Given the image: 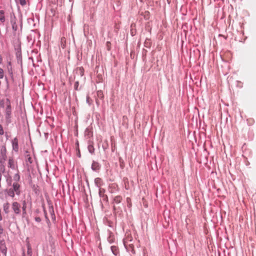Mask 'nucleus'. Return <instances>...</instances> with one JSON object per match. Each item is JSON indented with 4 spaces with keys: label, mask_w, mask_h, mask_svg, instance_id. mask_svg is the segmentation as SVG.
Wrapping results in <instances>:
<instances>
[{
    "label": "nucleus",
    "mask_w": 256,
    "mask_h": 256,
    "mask_svg": "<svg viewBox=\"0 0 256 256\" xmlns=\"http://www.w3.org/2000/svg\"><path fill=\"white\" fill-rule=\"evenodd\" d=\"M12 208L15 214H19L20 212V205L16 202H13L12 204Z\"/></svg>",
    "instance_id": "nucleus-1"
},
{
    "label": "nucleus",
    "mask_w": 256,
    "mask_h": 256,
    "mask_svg": "<svg viewBox=\"0 0 256 256\" xmlns=\"http://www.w3.org/2000/svg\"><path fill=\"white\" fill-rule=\"evenodd\" d=\"M12 188L14 190L16 194L17 195L20 194V185L18 182H14L12 184Z\"/></svg>",
    "instance_id": "nucleus-2"
},
{
    "label": "nucleus",
    "mask_w": 256,
    "mask_h": 256,
    "mask_svg": "<svg viewBox=\"0 0 256 256\" xmlns=\"http://www.w3.org/2000/svg\"><path fill=\"white\" fill-rule=\"evenodd\" d=\"M12 147L14 150L16 151H17L18 148V140L16 138H14L12 142Z\"/></svg>",
    "instance_id": "nucleus-3"
},
{
    "label": "nucleus",
    "mask_w": 256,
    "mask_h": 256,
    "mask_svg": "<svg viewBox=\"0 0 256 256\" xmlns=\"http://www.w3.org/2000/svg\"><path fill=\"white\" fill-rule=\"evenodd\" d=\"M111 250H112V253L115 256H116L118 254V252H119V250H118V248L117 246H111Z\"/></svg>",
    "instance_id": "nucleus-4"
},
{
    "label": "nucleus",
    "mask_w": 256,
    "mask_h": 256,
    "mask_svg": "<svg viewBox=\"0 0 256 256\" xmlns=\"http://www.w3.org/2000/svg\"><path fill=\"white\" fill-rule=\"evenodd\" d=\"M8 194L12 197L14 198L15 195V192H14V190L12 188H10L8 190H6Z\"/></svg>",
    "instance_id": "nucleus-5"
},
{
    "label": "nucleus",
    "mask_w": 256,
    "mask_h": 256,
    "mask_svg": "<svg viewBox=\"0 0 256 256\" xmlns=\"http://www.w3.org/2000/svg\"><path fill=\"white\" fill-rule=\"evenodd\" d=\"M26 202L25 200H24L22 202V207L23 216H24L26 214Z\"/></svg>",
    "instance_id": "nucleus-6"
},
{
    "label": "nucleus",
    "mask_w": 256,
    "mask_h": 256,
    "mask_svg": "<svg viewBox=\"0 0 256 256\" xmlns=\"http://www.w3.org/2000/svg\"><path fill=\"white\" fill-rule=\"evenodd\" d=\"M94 182L98 187H100L102 184V180L101 178H98L95 179Z\"/></svg>",
    "instance_id": "nucleus-7"
},
{
    "label": "nucleus",
    "mask_w": 256,
    "mask_h": 256,
    "mask_svg": "<svg viewBox=\"0 0 256 256\" xmlns=\"http://www.w3.org/2000/svg\"><path fill=\"white\" fill-rule=\"evenodd\" d=\"M66 40L64 37H62L60 40V46L62 48L66 47Z\"/></svg>",
    "instance_id": "nucleus-8"
},
{
    "label": "nucleus",
    "mask_w": 256,
    "mask_h": 256,
    "mask_svg": "<svg viewBox=\"0 0 256 256\" xmlns=\"http://www.w3.org/2000/svg\"><path fill=\"white\" fill-rule=\"evenodd\" d=\"M122 200V198L120 196H116L114 199V202H116V204L120 203Z\"/></svg>",
    "instance_id": "nucleus-9"
},
{
    "label": "nucleus",
    "mask_w": 256,
    "mask_h": 256,
    "mask_svg": "<svg viewBox=\"0 0 256 256\" xmlns=\"http://www.w3.org/2000/svg\"><path fill=\"white\" fill-rule=\"evenodd\" d=\"M5 20V18L4 16V12L2 10H0V21L4 22Z\"/></svg>",
    "instance_id": "nucleus-10"
},
{
    "label": "nucleus",
    "mask_w": 256,
    "mask_h": 256,
    "mask_svg": "<svg viewBox=\"0 0 256 256\" xmlns=\"http://www.w3.org/2000/svg\"><path fill=\"white\" fill-rule=\"evenodd\" d=\"M32 248H30V245L28 244V250L26 253V256H32Z\"/></svg>",
    "instance_id": "nucleus-11"
},
{
    "label": "nucleus",
    "mask_w": 256,
    "mask_h": 256,
    "mask_svg": "<svg viewBox=\"0 0 256 256\" xmlns=\"http://www.w3.org/2000/svg\"><path fill=\"white\" fill-rule=\"evenodd\" d=\"M88 150L90 153L92 154L94 153V146L92 144H89L88 146Z\"/></svg>",
    "instance_id": "nucleus-12"
},
{
    "label": "nucleus",
    "mask_w": 256,
    "mask_h": 256,
    "mask_svg": "<svg viewBox=\"0 0 256 256\" xmlns=\"http://www.w3.org/2000/svg\"><path fill=\"white\" fill-rule=\"evenodd\" d=\"M4 210L6 214H8L9 212V204L8 203L4 204Z\"/></svg>",
    "instance_id": "nucleus-13"
},
{
    "label": "nucleus",
    "mask_w": 256,
    "mask_h": 256,
    "mask_svg": "<svg viewBox=\"0 0 256 256\" xmlns=\"http://www.w3.org/2000/svg\"><path fill=\"white\" fill-rule=\"evenodd\" d=\"M105 190L104 188H100L99 190V195L100 197H104L105 196L104 194Z\"/></svg>",
    "instance_id": "nucleus-14"
},
{
    "label": "nucleus",
    "mask_w": 256,
    "mask_h": 256,
    "mask_svg": "<svg viewBox=\"0 0 256 256\" xmlns=\"http://www.w3.org/2000/svg\"><path fill=\"white\" fill-rule=\"evenodd\" d=\"M4 76V70L2 68H0V78H2Z\"/></svg>",
    "instance_id": "nucleus-15"
},
{
    "label": "nucleus",
    "mask_w": 256,
    "mask_h": 256,
    "mask_svg": "<svg viewBox=\"0 0 256 256\" xmlns=\"http://www.w3.org/2000/svg\"><path fill=\"white\" fill-rule=\"evenodd\" d=\"M78 70H79L80 72V74L81 76H83L84 75V68H79L78 69Z\"/></svg>",
    "instance_id": "nucleus-16"
},
{
    "label": "nucleus",
    "mask_w": 256,
    "mask_h": 256,
    "mask_svg": "<svg viewBox=\"0 0 256 256\" xmlns=\"http://www.w3.org/2000/svg\"><path fill=\"white\" fill-rule=\"evenodd\" d=\"M20 3L22 6H24L26 4V0H19Z\"/></svg>",
    "instance_id": "nucleus-17"
},
{
    "label": "nucleus",
    "mask_w": 256,
    "mask_h": 256,
    "mask_svg": "<svg viewBox=\"0 0 256 256\" xmlns=\"http://www.w3.org/2000/svg\"><path fill=\"white\" fill-rule=\"evenodd\" d=\"M78 84H78V82H76L74 83V89L75 90H78Z\"/></svg>",
    "instance_id": "nucleus-18"
},
{
    "label": "nucleus",
    "mask_w": 256,
    "mask_h": 256,
    "mask_svg": "<svg viewBox=\"0 0 256 256\" xmlns=\"http://www.w3.org/2000/svg\"><path fill=\"white\" fill-rule=\"evenodd\" d=\"M4 130L2 126L0 124V134L2 135L4 134Z\"/></svg>",
    "instance_id": "nucleus-19"
},
{
    "label": "nucleus",
    "mask_w": 256,
    "mask_h": 256,
    "mask_svg": "<svg viewBox=\"0 0 256 256\" xmlns=\"http://www.w3.org/2000/svg\"><path fill=\"white\" fill-rule=\"evenodd\" d=\"M8 165L10 167H12L13 166V160H9Z\"/></svg>",
    "instance_id": "nucleus-20"
},
{
    "label": "nucleus",
    "mask_w": 256,
    "mask_h": 256,
    "mask_svg": "<svg viewBox=\"0 0 256 256\" xmlns=\"http://www.w3.org/2000/svg\"><path fill=\"white\" fill-rule=\"evenodd\" d=\"M106 44V46L108 48V50H110V42H107Z\"/></svg>",
    "instance_id": "nucleus-21"
},
{
    "label": "nucleus",
    "mask_w": 256,
    "mask_h": 256,
    "mask_svg": "<svg viewBox=\"0 0 256 256\" xmlns=\"http://www.w3.org/2000/svg\"><path fill=\"white\" fill-rule=\"evenodd\" d=\"M12 29L14 30L15 31L16 30L17 26H16L15 23L12 24Z\"/></svg>",
    "instance_id": "nucleus-22"
},
{
    "label": "nucleus",
    "mask_w": 256,
    "mask_h": 256,
    "mask_svg": "<svg viewBox=\"0 0 256 256\" xmlns=\"http://www.w3.org/2000/svg\"><path fill=\"white\" fill-rule=\"evenodd\" d=\"M102 198H103L104 200H106V201L108 200V198L107 196L105 195V196L102 197Z\"/></svg>",
    "instance_id": "nucleus-23"
},
{
    "label": "nucleus",
    "mask_w": 256,
    "mask_h": 256,
    "mask_svg": "<svg viewBox=\"0 0 256 256\" xmlns=\"http://www.w3.org/2000/svg\"><path fill=\"white\" fill-rule=\"evenodd\" d=\"M35 220L36 222H40V218L38 217L36 218Z\"/></svg>",
    "instance_id": "nucleus-24"
},
{
    "label": "nucleus",
    "mask_w": 256,
    "mask_h": 256,
    "mask_svg": "<svg viewBox=\"0 0 256 256\" xmlns=\"http://www.w3.org/2000/svg\"><path fill=\"white\" fill-rule=\"evenodd\" d=\"M2 58L1 56H0V64H2Z\"/></svg>",
    "instance_id": "nucleus-25"
},
{
    "label": "nucleus",
    "mask_w": 256,
    "mask_h": 256,
    "mask_svg": "<svg viewBox=\"0 0 256 256\" xmlns=\"http://www.w3.org/2000/svg\"><path fill=\"white\" fill-rule=\"evenodd\" d=\"M114 210H115V209H116V208H115V206H114Z\"/></svg>",
    "instance_id": "nucleus-26"
}]
</instances>
